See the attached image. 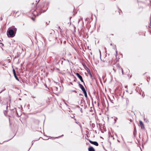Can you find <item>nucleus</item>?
Returning a JSON list of instances; mask_svg holds the SVG:
<instances>
[{"label":"nucleus","instance_id":"nucleus-9","mask_svg":"<svg viewBox=\"0 0 151 151\" xmlns=\"http://www.w3.org/2000/svg\"><path fill=\"white\" fill-rule=\"evenodd\" d=\"M114 65H115L116 66L117 65L118 67V68H120L121 69L122 74H123V70L122 68H121L120 67H119V65H118L117 64H116L115 63H114Z\"/></svg>","mask_w":151,"mask_h":151},{"label":"nucleus","instance_id":"nucleus-21","mask_svg":"<svg viewBox=\"0 0 151 151\" xmlns=\"http://www.w3.org/2000/svg\"><path fill=\"white\" fill-rule=\"evenodd\" d=\"M150 77L149 78H147V81L148 82H149V80H150Z\"/></svg>","mask_w":151,"mask_h":151},{"label":"nucleus","instance_id":"nucleus-3","mask_svg":"<svg viewBox=\"0 0 151 151\" xmlns=\"http://www.w3.org/2000/svg\"><path fill=\"white\" fill-rule=\"evenodd\" d=\"M76 75L80 79L81 82H83V83L84 85H85V83L83 80L82 77L81 76V75H80L79 73H76Z\"/></svg>","mask_w":151,"mask_h":151},{"label":"nucleus","instance_id":"nucleus-31","mask_svg":"<svg viewBox=\"0 0 151 151\" xmlns=\"http://www.w3.org/2000/svg\"><path fill=\"white\" fill-rule=\"evenodd\" d=\"M135 85H136V84H134V86H135Z\"/></svg>","mask_w":151,"mask_h":151},{"label":"nucleus","instance_id":"nucleus-29","mask_svg":"<svg viewBox=\"0 0 151 151\" xmlns=\"http://www.w3.org/2000/svg\"><path fill=\"white\" fill-rule=\"evenodd\" d=\"M143 92H142V96H143Z\"/></svg>","mask_w":151,"mask_h":151},{"label":"nucleus","instance_id":"nucleus-6","mask_svg":"<svg viewBox=\"0 0 151 151\" xmlns=\"http://www.w3.org/2000/svg\"><path fill=\"white\" fill-rule=\"evenodd\" d=\"M139 123L141 126V128L142 129H145V127L143 122L141 121H139Z\"/></svg>","mask_w":151,"mask_h":151},{"label":"nucleus","instance_id":"nucleus-23","mask_svg":"<svg viewBox=\"0 0 151 151\" xmlns=\"http://www.w3.org/2000/svg\"><path fill=\"white\" fill-rule=\"evenodd\" d=\"M111 137H112V138H113V139H114V137H113L112 136H111Z\"/></svg>","mask_w":151,"mask_h":151},{"label":"nucleus","instance_id":"nucleus-26","mask_svg":"<svg viewBox=\"0 0 151 151\" xmlns=\"http://www.w3.org/2000/svg\"><path fill=\"white\" fill-rule=\"evenodd\" d=\"M34 142L33 141H32V145H33V143H34Z\"/></svg>","mask_w":151,"mask_h":151},{"label":"nucleus","instance_id":"nucleus-25","mask_svg":"<svg viewBox=\"0 0 151 151\" xmlns=\"http://www.w3.org/2000/svg\"><path fill=\"white\" fill-rule=\"evenodd\" d=\"M32 97L33 98H35L36 97L35 96H32Z\"/></svg>","mask_w":151,"mask_h":151},{"label":"nucleus","instance_id":"nucleus-35","mask_svg":"<svg viewBox=\"0 0 151 151\" xmlns=\"http://www.w3.org/2000/svg\"><path fill=\"white\" fill-rule=\"evenodd\" d=\"M110 45H112V44H111Z\"/></svg>","mask_w":151,"mask_h":151},{"label":"nucleus","instance_id":"nucleus-30","mask_svg":"<svg viewBox=\"0 0 151 151\" xmlns=\"http://www.w3.org/2000/svg\"><path fill=\"white\" fill-rule=\"evenodd\" d=\"M126 91L127 92H128V90H126Z\"/></svg>","mask_w":151,"mask_h":151},{"label":"nucleus","instance_id":"nucleus-10","mask_svg":"<svg viewBox=\"0 0 151 151\" xmlns=\"http://www.w3.org/2000/svg\"><path fill=\"white\" fill-rule=\"evenodd\" d=\"M11 28L16 33V32L17 30V29L14 26H12L11 27Z\"/></svg>","mask_w":151,"mask_h":151},{"label":"nucleus","instance_id":"nucleus-19","mask_svg":"<svg viewBox=\"0 0 151 151\" xmlns=\"http://www.w3.org/2000/svg\"><path fill=\"white\" fill-rule=\"evenodd\" d=\"M70 91L75 92L76 93H77V92L76 90H72V91Z\"/></svg>","mask_w":151,"mask_h":151},{"label":"nucleus","instance_id":"nucleus-20","mask_svg":"<svg viewBox=\"0 0 151 151\" xmlns=\"http://www.w3.org/2000/svg\"><path fill=\"white\" fill-rule=\"evenodd\" d=\"M113 70L114 71V73H116V70L114 68V67L113 68Z\"/></svg>","mask_w":151,"mask_h":151},{"label":"nucleus","instance_id":"nucleus-28","mask_svg":"<svg viewBox=\"0 0 151 151\" xmlns=\"http://www.w3.org/2000/svg\"><path fill=\"white\" fill-rule=\"evenodd\" d=\"M32 20H33L34 21H35V19H33V18H32Z\"/></svg>","mask_w":151,"mask_h":151},{"label":"nucleus","instance_id":"nucleus-27","mask_svg":"<svg viewBox=\"0 0 151 151\" xmlns=\"http://www.w3.org/2000/svg\"><path fill=\"white\" fill-rule=\"evenodd\" d=\"M105 58L106 59H107L108 58V57H106Z\"/></svg>","mask_w":151,"mask_h":151},{"label":"nucleus","instance_id":"nucleus-16","mask_svg":"<svg viewBox=\"0 0 151 151\" xmlns=\"http://www.w3.org/2000/svg\"><path fill=\"white\" fill-rule=\"evenodd\" d=\"M13 74H14L16 73V72H15V70L14 69H13Z\"/></svg>","mask_w":151,"mask_h":151},{"label":"nucleus","instance_id":"nucleus-1","mask_svg":"<svg viewBox=\"0 0 151 151\" xmlns=\"http://www.w3.org/2000/svg\"><path fill=\"white\" fill-rule=\"evenodd\" d=\"M46 9H44V5H42L41 6H38L35 10L33 11H31L32 15L35 17L40 15L42 13L45 12L46 11Z\"/></svg>","mask_w":151,"mask_h":151},{"label":"nucleus","instance_id":"nucleus-33","mask_svg":"<svg viewBox=\"0 0 151 151\" xmlns=\"http://www.w3.org/2000/svg\"><path fill=\"white\" fill-rule=\"evenodd\" d=\"M100 56H101V52H100Z\"/></svg>","mask_w":151,"mask_h":151},{"label":"nucleus","instance_id":"nucleus-12","mask_svg":"<svg viewBox=\"0 0 151 151\" xmlns=\"http://www.w3.org/2000/svg\"><path fill=\"white\" fill-rule=\"evenodd\" d=\"M14 76L15 78H16V79L17 80V81H19V79L18 77L17 76L16 74V73L15 74H14Z\"/></svg>","mask_w":151,"mask_h":151},{"label":"nucleus","instance_id":"nucleus-36","mask_svg":"<svg viewBox=\"0 0 151 151\" xmlns=\"http://www.w3.org/2000/svg\"><path fill=\"white\" fill-rule=\"evenodd\" d=\"M59 29H60V27H59Z\"/></svg>","mask_w":151,"mask_h":151},{"label":"nucleus","instance_id":"nucleus-17","mask_svg":"<svg viewBox=\"0 0 151 151\" xmlns=\"http://www.w3.org/2000/svg\"><path fill=\"white\" fill-rule=\"evenodd\" d=\"M117 119V118H115L114 119V123H115L116 121V120Z\"/></svg>","mask_w":151,"mask_h":151},{"label":"nucleus","instance_id":"nucleus-14","mask_svg":"<svg viewBox=\"0 0 151 151\" xmlns=\"http://www.w3.org/2000/svg\"><path fill=\"white\" fill-rule=\"evenodd\" d=\"M88 73L90 75V76H91V78L93 80V76H92V75L91 74V73H90V72L89 71V72H88Z\"/></svg>","mask_w":151,"mask_h":151},{"label":"nucleus","instance_id":"nucleus-8","mask_svg":"<svg viewBox=\"0 0 151 151\" xmlns=\"http://www.w3.org/2000/svg\"><path fill=\"white\" fill-rule=\"evenodd\" d=\"M88 151H95L94 148L92 147H90L88 148Z\"/></svg>","mask_w":151,"mask_h":151},{"label":"nucleus","instance_id":"nucleus-15","mask_svg":"<svg viewBox=\"0 0 151 151\" xmlns=\"http://www.w3.org/2000/svg\"><path fill=\"white\" fill-rule=\"evenodd\" d=\"M0 45H1V47H3L4 46V44L3 43H1V42H0Z\"/></svg>","mask_w":151,"mask_h":151},{"label":"nucleus","instance_id":"nucleus-18","mask_svg":"<svg viewBox=\"0 0 151 151\" xmlns=\"http://www.w3.org/2000/svg\"><path fill=\"white\" fill-rule=\"evenodd\" d=\"M63 136V134L61 136H58V137H56L55 138H60V137H62V136Z\"/></svg>","mask_w":151,"mask_h":151},{"label":"nucleus","instance_id":"nucleus-24","mask_svg":"<svg viewBox=\"0 0 151 151\" xmlns=\"http://www.w3.org/2000/svg\"><path fill=\"white\" fill-rule=\"evenodd\" d=\"M81 113H82V109H81Z\"/></svg>","mask_w":151,"mask_h":151},{"label":"nucleus","instance_id":"nucleus-4","mask_svg":"<svg viewBox=\"0 0 151 151\" xmlns=\"http://www.w3.org/2000/svg\"><path fill=\"white\" fill-rule=\"evenodd\" d=\"M88 140H89V142L91 144L94 145L96 146H98L99 144L97 142L92 141L89 139H88Z\"/></svg>","mask_w":151,"mask_h":151},{"label":"nucleus","instance_id":"nucleus-11","mask_svg":"<svg viewBox=\"0 0 151 151\" xmlns=\"http://www.w3.org/2000/svg\"><path fill=\"white\" fill-rule=\"evenodd\" d=\"M15 112H16V116H21L20 114L19 115L18 114V113L17 112V109H15Z\"/></svg>","mask_w":151,"mask_h":151},{"label":"nucleus","instance_id":"nucleus-13","mask_svg":"<svg viewBox=\"0 0 151 151\" xmlns=\"http://www.w3.org/2000/svg\"><path fill=\"white\" fill-rule=\"evenodd\" d=\"M83 93L84 94V95H85V97L86 98L87 97V94L86 91H85L83 92Z\"/></svg>","mask_w":151,"mask_h":151},{"label":"nucleus","instance_id":"nucleus-5","mask_svg":"<svg viewBox=\"0 0 151 151\" xmlns=\"http://www.w3.org/2000/svg\"><path fill=\"white\" fill-rule=\"evenodd\" d=\"M78 85L79 87L81 89L83 92L86 91L83 86L81 84H80L79 82L78 83Z\"/></svg>","mask_w":151,"mask_h":151},{"label":"nucleus","instance_id":"nucleus-34","mask_svg":"<svg viewBox=\"0 0 151 151\" xmlns=\"http://www.w3.org/2000/svg\"><path fill=\"white\" fill-rule=\"evenodd\" d=\"M76 123H77V124H78V122H76Z\"/></svg>","mask_w":151,"mask_h":151},{"label":"nucleus","instance_id":"nucleus-32","mask_svg":"<svg viewBox=\"0 0 151 151\" xmlns=\"http://www.w3.org/2000/svg\"><path fill=\"white\" fill-rule=\"evenodd\" d=\"M79 95H83L82 94H79Z\"/></svg>","mask_w":151,"mask_h":151},{"label":"nucleus","instance_id":"nucleus-2","mask_svg":"<svg viewBox=\"0 0 151 151\" xmlns=\"http://www.w3.org/2000/svg\"><path fill=\"white\" fill-rule=\"evenodd\" d=\"M16 32L12 29L8 30L7 32V36L9 37H13L15 35Z\"/></svg>","mask_w":151,"mask_h":151},{"label":"nucleus","instance_id":"nucleus-7","mask_svg":"<svg viewBox=\"0 0 151 151\" xmlns=\"http://www.w3.org/2000/svg\"><path fill=\"white\" fill-rule=\"evenodd\" d=\"M112 60V59L111 58V59H110L109 60H105V61L104 60V62H105V61L107 63H108L109 65H111L112 61L111 60Z\"/></svg>","mask_w":151,"mask_h":151},{"label":"nucleus","instance_id":"nucleus-22","mask_svg":"<svg viewBox=\"0 0 151 151\" xmlns=\"http://www.w3.org/2000/svg\"><path fill=\"white\" fill-rule=\"evenodd\" d=\"M120 12H122V11L120 10H119V12L120 14Z\"/></svg>","mask_w":151,"mask_h":151},{"label":"nucleus","instance_id":"nucleus-37","mask_svg":"<svg viewBox=\"0 0 151 151\" xmlns=\"http://www.w3.org/2000/svg\"><path fill=\"white\" fill-rule=\"evenodd\" d=\"M140 94L141 95V93H140Z\"/></svg>","mask_w":151,"mask_h":151}]
</instances>
